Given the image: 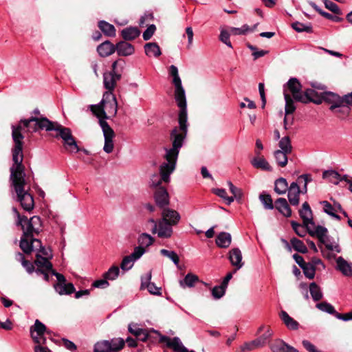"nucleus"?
<instances>
[{
  "mask_svg": "<svg viewBox=\"0 0 352 352\" xmlns=\"http://www.w3.org/2000/svg\"><path fill=\"white\" fill-rule=\"evenodd\" d=\"M116 51L119 56H127L133 54L135 49L133 45L125 41H120L116 45Z\"/></svg>",
  "mask_w": 352,
  "mask_h": 352,
  "instance_id": "obj_25",
  "label": "nucleus"
},
{
  "mask_svg": "<svg viewBox=\"0 0 352 352\" xmlns=\"http://www.w3.org/2000/svg\"><path fill=\"white\" fill-rule=\"evenodd\" d=\"M45 332L48 333L45 325L38 320H36L34 324L30 327L31 337L36 344H45L46 338L43 336Z\"/></svg>",
  "mask_w": 352,
  "mask_h": 352,
  "instance_id": "obj_11",
  "label": "nucleus"
},
{
  "mask_svg": "<svg viewBox=\"0 0 352 352\" xmlns=\"http://www.w3.org/2000/svg\"><path fill=\"white\" fill-rule=\"evenodd\" d=\"M287 197L292 206H297L300 203V188L297 182H292L287 190Z\"/></svg>",
  "mask_w": 352,
  "mask_h": 352,
  "instance_id": "obj_14",
  "label": "nucleus"
},
{
  "mask_svg": "<svg viewBox=\"0 0 352 352\" xmlns=\"http://www.w3.org/2000/svg\"><path fill=\"white\" fill-rule=\"evenodd\" d=\"M291 225L295 233L300 237H304L307 232L306 226L301 225L294 221H291Z\"/></svg>",
  "mask_w": 352,
  "mask_h": 352,
  "instance_id": "obj_51",
  "label": "nucleus"
},
{
  "mask_svg": "<svg viewBox=\"0 0 352 352\" xmlns=\"http://www.w3.org/2000/svg\"><path fill=\"white\" fill-rule=\"evenodd\" d=\"M56 291L60 295L71 294L75 292V287L71 283L64 284H56L54 285Z\"/></svg>",
  "mask_w": 352,
  "mask_h": 352,
  "instance_id": "obj_35",
  "label": "nucleus"
},
{
  "mask_svg": "<svg viewBox=\"0 0 352 352\" xmlns=\"http://www.w3.org/2000/svg\"><path fill=\"white\" fill-rule=\"evenodd\" d=\"M134 262L135 261L129 255L126 256L122 261L120 267L123 270H129L133 266Z\"/></svg>",
  "mask_w": 352,
  "mask_h": 352,
  "instance_id": "obj_58",
  "label": "nucleus"
},
{
  "mask_svg": "<svg viewBox=\"0 0 352 352\" xmlns=\"http://www.w3.org/2000/svg\"><path fill=\"white\" fill-rule=\"evenodd\" d=\"M89 109L96 116L99 121L116 116L118 111V103L112 93H104L100 102L98 104H91Z\"/></svg>",
  "mask_w": 352,
  "mask_h": 352,
  "instance_id": "obj_4",
  "label": "nucleus"
},
{
  "mask_svg": "<svg viewBox=\"0 0 352 352\" xmlns=\"http://www.w3.org/2000/svg\"><path fill=\"white\" fill-rule=\"evenodd\" d=\"M160 253L162 255L169 258L176 265H179V258L175 252L162 249Z\"/></svg>",
  "mask_w": 352,
  "mask_h": 352,
  "instance_id": "obj_54",
  "label": "nucleus"
},
{
  "mask_svg": "<svg viewBox=\"0 0 352 352\" xmlns=\"http://www.w3.org/2000/svg\"><path fill=\"white\" fill-rule=\"evenodd\" d=\"M270 347L272 352H298L296 349L280 340H275Z\"/></svg>",
  "mask_w": 352,
  "mask_h": 352,
  "instance_id": "obj_21",
  "label": "nucleus"
},
{
  "mask_svg": "<svg viewBox=\"0 0 352 352\" xmlns=\"http://www.w3.org/2000/svg\"><path fill=\"white\" fill-rule=\"evenodd\" d=\"M152 333L157 334L160 338H161L162 336H164L163 335H161L157 331L151 330V331H148L147 329H144L142 332H140L139 333V335L137 337H135V338L138 340H141L142 342H145L147 340L150 339V338L151 337V333ZM159 342H160V343H165L166 344V342H161L160 341V338H159Z\"/></svg>",
  "mask_w": 352,
  "mask_h": 352,
  "instance_id": "obj_43",
  "label": "nucleus"
},
{
  "mask_svg": "<svg viewBox=\"0 0 352 352\" xmlns=\"http://www.w3.org/2000/svg\"><path fill=\"white\" fill-rule=\"evenodd\" d=\"M34 264L36 267L50 270V272L53 269L52 264L49 261V260L46 257L42 256L40 254H36Z\"/></svg>",
  "mask_w": 352,
  "mask_h": 352,
  "instance_id": "obj_40",
  "label": "nucleus"
},
{
  "mask_svg": "<svg viewBox=\"0 0 352 352\" xmlns=\"http://www.w3.org/2000/svg\"><path fill=\"white\" fill-rule=\"evenodd\" d=\"M232 241L230 234L225 232L219 233L216 239V244L221 248H226L230 246Z\"/></svg>",
  "mask_w": 352,
  "mask_h": 352,
  "instance_id": "obj_30",
  "label": "nucleus"
},
{
  "mask_svg": "<svg viewBox=\"0 0 352 352\" xmlns=\"http://www.w3.org/2000/svg\"><path fill=\"white\" fill-rule=\"evenodd\" d=\"M212 191L216 195L224 199L228 205L234 201V197L227 196V192L223 188H216L213 189Z\"/></svg>",
  "mask_w": 352,
  "mask_h": 352,
  "instance_id": "obj_52",
  "label": "nucleus"
},
{
  "mask_svg": "<svg viewBox=\"0 0 352 352\" xmlns=\"http://www.w3.org/2000/svg\"><path fill=\"white\" fill-rule=\"evenodd\" d=\"M309 3L317 12L327 19L335 22H340L343 20V19L340 16H333L327 12L323 11L314 2L310 1Z\"/></svg>",
  "mask_w": 352,
  "mask_h": 352,
  "instance_id": "obj_36",
  "label": "nucleus"
},
{
  "mask_svg": "<svg viewBox=\"0 0 352 352\" xmlns=\"http://www.w3.org/2000/svg\"><path fill=\"white\" fill-rule=\"evenodd\" d=\"M287 87L292 93L294 100L298 101V97L300 95L302 85L299 80L296 78H291L287 82L285 87Z\"/></svg>",
  "mask_w": 352,
  "mask_h": 352,
  "instance_id": "obj_22",
  "label": "nucleus"
},
{
  "mask_svg": "<svg viewBox=\"0 0 352 352\" xmlns=\"http://www.w3.org/2000/svg\"><path fill=\"white\" fill-rule=\"evenodd\" d=\"M154 241L153 237L147 233L141 234L138 239L139 246H142L143 249H146L151 245Z\"/></svg>",
  "mask_w": 352,
  "mask_h": 352,
  "instance_id": "obj_39",
  "label": "nucleus"
},
{
  "mask_svg": "<svg viewBox=\"0 0 352 352\" xmlns=\"http://www.w3.org/2000/svg\"><path fill=\"white\" fill-rule=\"evenodd\" d=\"M248 47L252 51V56L254 60L258 59L260 57L264 56L268 53L267 50H258L257 48L250 44L248 45Z\"/></svg>",
  "mask_w": 352,
  "mask_h": 352,
  "instance_id": "obj_59",
  "label": "nucleus"
},
{
  "mask_svg": "<svg viewBox=\"0 0 352 352\" xmlns=\"http://www.w3.org/2000/svg\"><path fill=\"white\" fill-rule=\"evenodd\" d=\"M292 27L294 30H295L298 32H312V26L310 23H302L298 21L294 22L292 24Z\"/></svg>",
  "mask_w": 352,
  "mask_h": 352,
  "instance_id": "obj_45",
  "label": "nucleus"
},
{
  "mask_svg": "<svg viewBox=\"0 0 352 352\" xmlns=\"http://www.w3.org/2000/svg\"><path fill=\"white\" fill-rule=\"evenodd\" d=\"M199 281V277L192 274H188L184 279L179 280L181 287H192Z\"/></svg>",
  "mask_w": 352,
  "mask_h": 352,
  "instance_id": "obj_34",
  "label": "nucleus"
},
{
  "mask_svg": "<svg viewBox=\"0 0 352 352\" xmlns=\"http://www.w3.org/2000/svg\"><path fill=\"white\" fill-rule=\"evenodd\" d=\"M146 54L149 56L155 58L161 55V50L159 45L156 43H148L144 45Z\"/></svg>",
  "mask_w": 352,
  "mask_h": 352,
  "instance_id": "obj_33",
  "label": "nucleus"
},
{
  "mask_svg": "<svg viewBox=\"0 0 352 352\" xmlns=\"http://www.w3.org/2000/svg\"><path fill=\"white\" fill-rule=\"evenodd\" d=\"M99 124L102 128L104 138L103 150L107 153H111L113 151L114 147L113 139L115 136V133L105 120H100Z\"/></svg>",
  "mask_w": 352,
  "mask_h": 352,
  "instance_id": "obj_10",
  "label": "nucleus"
},
{
  "mask_svg": "<svg viewBox=\"0 0 352 352\" xmlns=\"http://www.w3.org/2000/svg\"><path fill=\"white\" fill-rule=\"evenodd\" d=\"M272 331L270 329H267V331L261 335L260 337L256 338L258 341L260 342V344L262 346H265V344L268 342V340L271 338L272 336Z\"/></svg>",
  "mask_w": 352,
  "mask_h": 352,
  "instance_id": "obj_61",
  "label": "nucleus"
},
{
  "mask_svg": "<svg viewBox=\"0 0 352 352\" xmlns=\"http://www.w3.org/2000/svg\"><path fill=\"white\" fill-rule=\"evenodd\" d=\"M290 243L292 248L298 252L305 254L308 252L307 248L304 244V243L301 240L298 239L297 238H292L290 240Z\"/></svg>",
  "mask_w": 352,
  "mask_h": 352,
  "instance_id": "obj_44",
  "label": "nucleus"
},
{
  "mask_svg": "<svg viewBox=\"0 0 352 352\" xmlns=\"http://www.w3.org/2000/svg\"><path fill=\"white\" fill-rule=\"evenodd\" d=\"M119 273V267L118 266H112L104 274L103 276L105 279L113 280L118 276Z\"/></svg>",
  "mask_w": 352,
  "mask_h": 352,
  "instance_id": "obj_53",
  "label": "nucleus"
},
{
  "mask_svg": "<svg viewBox=\"0 0 352 352\" xmlns=\"http://www.w3.org/2000/svg\"><path fill=\"white\" fill-rule=\"evenodd\" d=\"M279 316L288 329L291 330H296L298 329V322L290 317L285 311L282 310L280 312Z\"/></svg>",
  "mask_w": 352,
  "mask_h": 352,
  "instance_id": "obj_28",
  "label": "nucleus"
},
{
  "mask_svg": "<svg viewBox=\"0 0 352 352\" xmlns=\"http://www.w3.org/2000/svg\"><path fill=\"white\" fill-rule=\"evenodd\" d=\"M24 135L21 133V127L13 128L12 139L14 143L12 149L13 164L10 167V180L16 194V200L26 211H31L34 206L32 195L25 190V166L23 164V140Z\"/></svg>",
  "mask_w": 352,
  "mask_h": 352,
  "instance_id": "obj_2",
  "label": "nucleus"
},
{
  "mask_svg": "<svg viewBox=\"0 0 352 352\" xmlns=\"http://www.w3.org/2000/svg\"><path fill=\"white\" fill-rule=\"evenodd\" d=\"M225 292L226 288L221 285L215 286L212 289V295L215 299L221 298L225 294Z\"/></svg>",
  "mask_w": 352,
  "mask_h": 352,
  "instance_id": "obj_60",
  "label": "nucleus"
},
{
  "mask_svg": "<svg viewBox=\"0 0 352 352\" xmlns=\"http://www.w3.org/2000/svg\"><path fill=\"white\" fill-rule=\"evenodd\" d=\"M146 252L142 246H138L134 248L133 252L129 255L135 261L139 259Z\"/></svg>",
  "mask_w": 352,
  "mask_h": 352,
  "instance_id": "obj_63",
  "label": "nucleus"
},
{
  "mask_svg": "<svg viewBox=\"0 0 352 352\" xmlns=\"http://www.w3.org/2000/svg\"><path fill=\"white\" fill-rule=\"evenodd\" d=\"M275 208L285 217H289L292 216V210L286 199H277L275 201Z\"/></svg>",
  "mask_w": 352,
  "mask_h": 352,
  "instance_id": "obj_27",
  "label": "nucleus"
},
{
  "mask_svg": "<svg viewBox=\"0 0 352 352\" xmlns=\"http://www.w3.org/2000/svg\"><path fill=\"white\" fill-rule=\"evenodd\" d=\"M169 74L173 76V83L175 86V99L179 107V127H175L170 135L172 141V148L166 149L164 158L166 162L163 163L160 167V176L155 174L151 179V186L158 187L162 182L168 183L170 175L174 171L179 149L183 146V142L187 134V109L186 99L184 89L182 85V80L178 74V69L172 65L169 67Z\"/></svg>",
  "mask_w": 352,
  "mask_h": 352,
  "instance_id": "obj_1",
  "label": "nucleus"
},
{
  "mask_svg": "<svg viewBox=\"0 0 352 352\" xmlns=\"http://www.w3.org/2000/svg\"><path fill=\"white\" fill-rule=\"evenodd\" d=\"M311 226V225H309L306 227L308 233L311 236L317 237L321 243H325V240L327 239V229L323 226H318L314 230H312Z\"/></svg>",
  "mask_w": 352,
  "mask_h": 352,
  "instance_id": "obj_20",
  "label": "nucleus"
},
{
  "mask_svg": "<svg viewBox=\"0 0 352 352\" xmlns=\"http://www.w3.org/2000/svg\"><path fill=\"white\" fill-rule=\"evenodd\" d=\"M316 91L312 89H306L304 93L301 92L299 97H298V101L302 103H309L312 102L316 104H320L321 100H316L314 97L316 96Z\"/></svg>",
  "mask_w": 352,
  "mask_h": 352,
  "instance_id": "obj_24",
  "label": "nucleus"
},
{
  "mask_svg": "<svg viewBox=\"0 0 352 352\" xmlns=\"http://www.w3.org/2000/svg\"><path fill=\"white\" fill-rule=\"evenodd\" d=\"M278 146L280 148L278 151H283L289 153H291L292 151V146L288 136H285L280 140Z\"/></svg>",
  "mask_w": 352,
  "mask_h": 352,
  "instance_id": "obj_48",
  "label": "nucleus"
},
{
  "mask_svg": "<svg viewBox=\"0 0 352 352\" xmlns=\"http://www.w3.org/2000/svg\"><path fill=\"white\" fill-rule=\"evenodd\" d=\"M220 41L225 43L228 47L232 48V43L230 41V34L227 30H221L220 36H219Z\"/></svg>",
  "mask_w": 352,
  "mask_h": 352,
  "instance_id": "obj_62",
  "label": "nucleus"
},
{
  "mask_svg": "<svg viewBox=\"0 0 352 352\" xmlns=\"http://www.w3.org/2000/svg\"><path fill=\"white\" fill-rule=\"evenodd\" d=\"M320 204L323 206V210L325 213L337 220H340V217L336 214L338 210L336 207L333 206L327 201H323Z\"/></svg>",
  "mask_w": 352,
  "mask_h": 352,
  "instance_id": "obj_42",
  "label": "nucleus"
},
{
  "mask_svg": "<svg viewBox=\"0 0 352 352\" xmlns=\"http://www.w3.org/2000/svg\"><path fill=\"white\" fill-rule=\"evenodd\" d=\"M284 98L285 100V117L284 118V127L285 129H287V125H292L294 120V118H292L291 121H289L287 116L292 114L295 111L296 106L294 105L292 98L288 93H287L285 89L284 90Z\"/></svg>",
  "mask_w": 352,
  "mask_h": 352,
  "instance_id": "obj_13",
  "label": "nucleus"
},
{
  "mask_svg": "<svg viewBox=\"0 0 352 352\" xmlns=\"http://www.w3.org/2000/svg\"><path fill=\"white\" fill-rule=\"evenodd\" d=\"M140 34V30L136 27H128L123 29L121 32V35L125 41H131Z\"/></svg>",
  "mask_w": 352,
  "mask_h": 352,
  "instance_id": "obj_29",
  "label": "nucleus"
},
{
  "mask_svg": "<svg viewBox=\"0 0 352 352\" xmlns=\"http://www.w3.org/2000/svg\"><path fill=\"white\" fill-rule=\"evenodd\" d=\"M322 177L336 185H338L340 182V175L333 170L324 171L322 173Z\"/></svg>",
  "mask_w": 352,
  "mask_h": 352,
  "instance_id": "obj_37",
  "label": "nucleus"
},
{
  "mask_svg": "<svg viewBox=\"0 0 352 352\" xmlns=\"http://www.w3.org/2000/svg\"><path fill=\"white\" fill-rule=\"evenodd\" d=\"M256 154L258 157H256L251 160L252 165L256 168H260L267 171H272V168L268 162L263 157H258L260 152L256 151Z\"/></svg>",
  "mask_w": 352,
  "mask_h": 352,
  "instance_id": "obj_26",
  "label": "nucleus"
},
{
  "mask_svg": "<svg viewBox=\"0 0 352 352\" xmlns=\"http://www.w3.org/2000/svg\"><path fill=\"white\" fill-rule=\"evenodd\" d=\"M148 222L153 224L151 232L153 234H157L158 237L162 239L170 238L173 233V226L168 223V221L160 219L155 221L153 219L148 220Z\"/></svg>",
  "mask_w": 352,
  "mask_h": 352,
  "instance_id": "obj_8",
  "label": "nucleus"
},
{
  "mask_svg": "<svg viewBox=\"0 0 352 352\" xmlns=\"http://www.w3.org/2000/svg\"><path fill=\"white\" fill-rule=\"evenodd\" d=\"M303 271L305 276L309 279H313L316 274V268L312 266L311 263H307L301 268Z\"/></svg>",
  "mask_w": 352,
  "mask_h": 352,
  "instance_id": "obj_55",
  "label": "nucleus"
},
{
  "mask_svg": "<svg viewBox=\"0 0 352 352\" xmlns=\"http://www.w3.org/2000/svg\"><path fill=\"white\" fill-rule=\"evenodd\" d=\"M125 65L124 60L120 58L113 63L110 72L104 73V87L108 90L106 93H112L117 82L121 79Z\"/></svg>",
  "mask_w": 352,
  "mask_h": 352,
  "instance_id": "obj_5",
  "label": "nucleus"
},
{
  "mask_svg": "<svg viewBox=\"0 0 352 352\" xmlns=\"http://www.w3.org/2000/svg\"><path fill=\"white\" fill-rule=\"evenodd\" d=\"M229 260L231 264L235 267V270L233 273L241 269L243 265L241 252L237 248H233L230 251Z\"/></svg>",
  "mask_w": 352,
  "mask_h": 352,
  "instance_id": "obj_19",
  "label": "nucleus"
},
{
  "mask_svg": "<svg viewBox=\"0 0 352 352\" xmlns=\"http://www.w3.org/2000/svg\"><path fill=\"white\" fill-rule=\"evenodd\" d=\"M325 102L330 104L329 109L340 119H345L351 113V107L344 102H339L340 96L333 92H326L323 96Z\"/></svg>",
  "mask_w": 352,
  "mask_h": 352,
  "instance_id": "obj_6",
  "label": "nucleus"
},
{
  "mask_svg": "<svg viewBox=\"0 0 352 352\" xmlns=\"http://www.w3.org/2000/svg\"><path fill=\"white\" fill-rule=\"evenodd\" d=\"M97 52L100 56L107 57L116 52V45L109 41H106L97 47Z\"/></svg>",
  "mask_w": 352,
  "mask_h": 352,
  "instance_id": "obj_23",
  "label": "nucleus"
},
{
  "mask_svg": "<svg viewBox=\"0 0 352 352\" xmlns=\"http://www.w3.org/2000/svg\"><path fill=\"white\" fill-rule=\"evenodd\" d=\"M156 30V27L155 25H150L147 29L143 32V38L144 41L149 40L152 36L154 34Z\"/></svg>",
  "mask_w": 352,
  "mask_h": 352,
  "instance_id": "obj_64",
  "label": "nucleus"
},
{
  "mask_svg": "<svg viewBox=\"0 0 352 352\" xmlns=\"http://www.w3.org/2000/svg\"><path fill=\"white\" fill-rule=\"evenodd\" d=\"M154 197L157 205L160 208L169 204L168 193L164 187H158L155 192Z\"/></svg>",
  "mask_w": 352,
  "mask_h": 352,
  "instance_id": "obj_16",
  "label": "nucleus"
},
{
  "mask_svg": "<svg viewBox=\"0 0 352 352\" xmlns=\"http://www.w3.org/2000/svg\"><path fill=\"white\" fill-rule=\"evenodd\" d=\"M259 199L265 209L272 210L274 208L270 195L267 193H262L259 195Z\"/></svg>",
  "mask_w": 352,
  "mask_h": 352,
  "instance_id": "obj_50",
  "label": "nucleus"
},
{
  "mask_svg": "<svg viewBox=\"0 0 352 352\" xmlns=\"http://www.w3.org/2000/svg\"><path fill=\"white\" fill-rule=\"evenodd\" d=\"M316 307L322 311L334 315L336 312L333 306L327 302H322L316 305Z\"/></svg>",
  "mask_w": 352,
  "mask_h": 352,
  "instance_id": "obj_56",
  "label": "nucleus"
},
{
  "mask_svg": "<svg viewBox=\"0 0 352 352\" xmlns=\"http://www.w3.org/2000/svg\"><path fill=\"white\" fill-rule=\"evenodd\" d=\"M179 214L175 210L164 208L162 212V219L168 221L173 226H176L180 220Z\"/></svg>",
  "mask_w": 352,
  "mask_h": 352,
  "instance_id": "obj_17",
  "label": "nucleus"
},
{
  "mask_svg": "<svg viewBox=\"0 0 352 352\" xmlns=\"http://www.w3.org/2000/svg\"><path fill=\"white\" fill-rule=\"evenodd\" d=\"M257 24L254 25L252 28L248 25H243L241 28H231L230 32L234 35H245L249 32H253L256 28Z\"/></svg>",
  "mask_w": 352,
  "mask_h": 352,
  "instance_id": "obj_47",
  "label": "nucleus"
},
{
  "mask_svg": "<svg viewBox=\"0 0 352 352\" xmlns=\"http://www.w3.org/2000/svg\"><path fill=\"white\" fill-rule=\"evenodd\" d=\"M337 265L340 271L344 275L349 276L351 274V267L349 264L342 257L337 259Z\"/></svg>",
  "mask_w": 352,
  "mask_h": 352,
  "instance_id": "obj_46",
  "label": "nucleus"
},
{
  "mask_svg": "<svg viewBox=\"0 0 352 352\" xmlns=\"http://www.w3.org/2000/svg\"><path fill=\"white\" fill-rule=\"evenodd\" d=\"M98 28L107 36L113 37L116 36L115 27L105 21L98 22Z\"/></svg>",
  "mask_w": 352,
  "mask_h": 352,
  "instance_id": "obj_32",
  "label": "nucleus"
},
{
  "mask_svg": "<svg viewBox=\"0 0 352 352\" xmlns=\"http://www.w3.org/2000/svg\"><path fill=\"white\" fill-rule=\"evenodd\" d=\"M36 239L32 237H25L22 236L20 241L19 246L25 254H29L33 250H37Z\"/></svg>",
  "mask_w": 352,
  "mask_h": 352,
  "instance_id": "obj_18",
  "label": "nucleus"
},
{
  "mask_svg": "<svg viewBox=\"0 0 352 352\" xmlns=\"http://www.w3.org/2000/svg\"><path fill=\"white\" fill-rule=\"evenodd\" d=\"M23 230V236L32 237L34 234H38L41 227V221L39 217L34 216L28 219L23 220L22 224H19Z\"/></svg>",
  "mask_w": 352,
  "mask_h": 352,
  "instance_id": "obj_9",
  "label": "nucleus"
},
{
  "mask_svg": "<svg viewBox=\"0 0 352 352\" xmlns=\"http://www.w3.org/2000/svg\"><path fill=\"white\" fill-rule=\"evenodd\" d=\"M325 8L336 14H342V12L336 3L329 0H323Z\"/></svg>",
  "mask_w": 352,
  "mask_h": 352,
  "instance_id": "obj_57",
  "label": "nucleus"
},
{
  "mask_svg": "<svg viewBox=\"0 0 352 352\" xmlns=\"http://www.w3.org/2000/svg\"><path fill=\"white\" fill-rule=\"evenodd\" d=\"M21 127L26 128L28 132H36L39 129H45L47 131H55L57 132L55 138H60L63 140L64 148L70 153H76L80 151L77 142L72 135L69 128L65 127L58 122H54L45 117L38 118L32 116L28 119H21L17 126H12V133L13 128Z\"/></svg>",
  "mask_w": 352,
  "mask_h": 352,
  "instance_id": "obj_3",
  "label": "nucleus"
},
{
  "mask_svg": "<svg viewBox=\"0 0 352 352\" xmlns=\"http://www.w3.org/2000/svg\"><path fill=\"white\" fill-rule=\"evenodd\" d=\"M289 153H286L283 151L276 150L274 153V156L278 165L280 167H285L288 162L287 155Z\"/></svg>",
  "mask_w": 352,
  "mask_h": 352,
  "instance_id": "obj_38",
  "label": "nucleus"
},
{
  "mask_svg": "<svg viewBox=\"0 0 352 352\" xmlns=\"http://www.w3.org/2000/svg\"><path fill=\"white\" fill-rule=\"evenodd\" d=\"M289 188L286 179L283 177H280L274 182V191L278 195L285 194Z\"/></svg>",
  "mask_w": 352,
  "mask_h": 352,
  "instance_id": "obj_31",
  "label": "nucleus"
},
{
  "mask_svg": "<svg viewBox=\"0 0 352 352\" xmlns=\"http://www.w3.org/2000/svg\"><path fill=\"white\" fill-rule=\"evenodd\" d=\"M124 344L125 341L120 338L100 341L94 345V352H118L123 349Z\"/></svg>",
  "mask_w": 352,
  "mask_h": 352,
  "instance_id": "obj_7",
  "label": "nucleus"
},
{
  "mask_svg": "<svg viewBox=\"0 0 352 352\" xmlns=\"http://www.w3.org/2000/svg\"><path fill=\"white\" fill-rule=\"evenodd\" d=\"M299 215L302 219L305 226L307 227L309 225H311V226H314L312 210L307 202L305 201L302 204L301 209L299 210Z\"/></svg>",
  "mask_w": 352,
  "mask_h": 352,
  "instance_id": "obj_15",
  "label": "nucleus"
},
{
  "mask_svg": "<svg viewBox=\"0 0 352 352\" xmlns=\"http://www.w3.org/2000/svg\"><path fill=\"white\" fill-rule=\"evenodd\" d=\"M309 292L314 301H319L323 297L320 287L314 282L309 285Z\"/></svg>",
  "mask_w": 352,
  "mask_h": 352,
  "instance_id": "obj_41",
  "label": "nucleus"
},
{
  "mask_svg": "<svg viewBox=\"0 0 352 352\" xmlns=\"http://www.w3.org/2000/svg\"><path fill=\"white\" fill-rule=\"evenodd\" d=\"M263 347L260 344V342L257 339L252 340L250 342H245L241 346V350L242 352L253 351L258 348Z\"/></svg>",
  "mask_w": 352,
  "mask_h": 352,
  "instance_id": "obj_49",
  "label": "nucleus"
},
{
  "mask_svg": "<svg viewBox=\"0 0 352 352\" xmlns=\"http://www.w3.org/2000/svg\"><path fill=\"white\" fill-rule=\"evenodd\" d=\"M152 277L151 271H149L144 276L141 277V289H147L148 292L154 295H161V287H157L155 283L151 282Z\"/></svg>",
  "mask_w": 352,
  "mask_h": 352,
  "instance_id": "obj_12",
  "label": "nucleus"
}]
</instances>
